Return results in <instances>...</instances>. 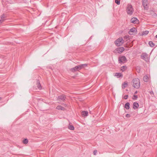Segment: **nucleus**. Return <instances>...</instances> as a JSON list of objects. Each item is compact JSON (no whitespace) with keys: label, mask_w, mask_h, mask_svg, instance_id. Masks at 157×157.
<instances>
[{"label":"nucleus","mask_w":157,"mask_h":157,"mask_svg":"<svg viewBox=\"0 0 157 157\" xmlns=\"http://www.w3.org/2000/svg\"><path fill=\"white\" fill-rule=\"evenodd\" d=\"M149 33V31H145L143 32L142 33L143 35H146Z\"/></svg>","instance_id":"obj_23"},{"label":"nucleus","mask_w":157,"mask_h":157,"mask_svg":"<svg viewBox=\"0 0 157 157\" xmlns=\"http://www.w3.org/2000/svg\"><path fill=\"white\" fill-rule=\"evenodd\" d=\"M115 76H117V78H122L123 75L121 73H116L115 74Z\"/></svg>","instance_id":"obj_13"},{"label":"nucleus","mask_w":157,"mask_h":157,"mask_svg":"<svg viewBox=\"0 0 157 157\" xmlns=\"http://www.w3.org/2000/svg\"><path fill=\"white\" fill-rule=\"evenodd\" d=\"M127 67L126 66H123L121 67V71H124L125 70L127 69Z\"/></svg>","instance_id":"obj_20"},{"label":"nucleus","mask_w":157,"mask_h":157,"mask_svg":"<svg viewBox=\"0 0 157 157\" xmlns=\"http://www.w3.org/2000/svg\"><path fill=\"white\" fill-rule=\"evenodd\" d=\"M150 11H151L153 12V13L154 12V11L153 10H150Z\"/></svg>","instance_id":"obj_33"},{"label":"nucleus","mask_w":157,"mask_h":157,"mask_svg":"<svg viewBox=\"0 0 157 157\" xmlns=\"http://www.w3.org/2000/svg\"><path fill=\"white\" fill-rule=\"evenodd\" d=\"M2 99L0 97V100H1Z\"/></svg>","instance_id":"obj_36"},{"label":"nucleus","mask_w":157,"mask_h":157,"mask_svg":"<svg viewBox=\"0 0 157 157\" xmlns=\"http://www.w3.org/2000/svg\"><path fill=\"white\" fill-rule=\"evenodd\" d=\"M127 13L129 15H131L134 12V9L132 6L130 4H128L126 8Z\"/></svg>","instance_id":"obj_2"},{"label":"nucleus","mask_w":157,"mask_h":157,"mask_svg":"<svg viewBox=\"0 0 157 157\" xmlns=\"http://www.w3.org/2000/svg\"><path fill=\"white\" fill-rule=\"evenodd\" d=\"M149 93H150V94L151 95V96L152 97L154 96V94L153 92L152 91H149Z\"/></svg>","instance_id":"obj_26"},{"label":"nucleus","mask_w":157,"mask_h":157,"mask_svg":"<svg viewBox=\"0 0 157 157\" xmlns=\"http://www.w3.org/2000/svg\"><path fill=\"white\" fill-rule=\"evenodd\" d=\"M148 2L147 0H142V5L144 7V9L147 10L149 8V6L148 5Z\"/></svg>","instance_id":"obj_4"},{"label":"nucleus","mask_w":157,"mask_h":157,"mask_svg":"<svg viewBox=\"0 0 157 157\" xmlns=\"http://www.w3.org/2000/svg\"><path fill=\"white\" fill-rule=\"evenodd\" d=\"M56 108L58 109L61 110H64L65 109L64 107L60 105L57 106Z\"/></svg>","instance_id":"obj_17"},{"label":"nucleus","mask_w":157,"mask_h":157,"mask_svg":"<svg viewBox=\"0 0 157 157\" xmlns=\"http://www.w3.org/2000/svg\"><path fill=\"white\" fill-rule=\"evenodd\" d=\"M148 78L147 75H145L144 77L143 80L145 82H147L148 81Z\"/></svg>","instance_id":"obj_21"},{"label":"nucleus","mask_w":157,"mask_h":157,"mask_svg":"<svg viewBox=\"0 0 157 157\" xmlns=\"http://www.w3.org/2000/svg\"><path fill=\"white\" fill-rule=\"evenodd\" d=\"M137 93V91H136L134 93V94H136Z\"/></svg>","instance_id":"obj_32"},{"label":"nucleus","mask_w":157,"mask_h":157,"mask_svg":"<svg viewBox=\"0 0 157 157\" xmlns=\"http://www.w3.org/2000/svg\"><path fill=\"white\" fill-rule=\"evenodd\" d=\"M81 69L82 66L79 65L76 66L74 67L71 68L70 71L72 72H75L78 71L79 70H81Z\"/></svg>","instance_id":"obj_7"},{"label":"nucleus","mask_w":157,"mask_h":157,"mask_svg":"<svg viewBox=\"0 0 157 157\" xmlns=\"http://www.w3.org/2000/svg\"><path fill=\"white\" fill-rule=\"evenodd\" d=\"M136 30V29L135 28L133 27V28H131L130 29V30L129 32V33L130 34L131 33H133L134 32H135Z\"/></svg>","instance_id":"obj_18"},{"label":"nucleus","mask_w":157,"mask_h":157,"mask_svg":"<svg viewBox=\"0 0 157 157\" xmlns=\"http://www.w3.org/2000/svg\"><path fill=\"white\" fill-rule=\"evenodd\" d=\"M155 37L157 38V35L155 36Z\"/></svg>","instance_id":"obj_35"},{"label":"nucleus","mask_w":157,"mask_h":157,"mask_svg":"<svg viewBox=\"0 0 157 157\" xmlns=\"http://www.w3.org/2000/svg\"><path fill=\"white\" fill-rule=\"evenodd\" d=\"M128 86V83L126 82H124L122 84V88H124Z\"/></svg>","instance_id":"obj_22"},{"label":"nucleus","mask_w":157,"mask_h":157,"mask_svg":"<svg viewBox=\"0 0 157 157\" xmlns=\"http://www.w3.org/2000/svg\"><path fill=\"white\" fill-rule=\"evenodd\" d=\"M148 44L150 47H153L155 45V44L152 41H150Z\"/></svg>","instance_id":"obj_19"},{"label":"nucleus","mask_w":157,"mask_h":157,"mask_svg":"<svg viewBox=\"0 0 157 157\" xmlns=\"http://www.w3.org/2000/svg\"><path fill=\"white\" fill-rule=\"evenodd\" d=\"M124 48L123 47H119L116 49V51L119 54H121L122 53L124 50Z\"/></svg>","instance_id":"obj_8"},{"label":"nucleus","mask_w":157,"mask_h":157,"mask_svg":"<svg viewBox=\"0 0 157 157\" xmlns=\"http://www.w3.org/2000/svg\"><path fill=\"white\" fill-rule=\"evenodd\" d=\"M68 128L69 129L71 130H74L75 129V128L73 125L71 124H69L68 126Z\"/></svg>","instance_id":"obj_16"},{"label":"nucleus","mask_w":157,"mask_h":157,"mask_svg":"<svg viewBox=\"0 0 157 157\" xmlns=\"http://www.w3.org/2000/svg\"><path fill=\"white\" fill-rule=\"evenodd\" d=\"M115 2L117 4L119 5L120 3V0H115Z\"/></svg>","instance_id":"obj_25"},{"label":"nucleus","mask_w":157,"mask_h":157,"mask_svg":"<svg viewBox=\"0 0 157 157\" xmlns=\"http://www.w3.org/2000/svg\"><path fill=\"white\" fill-rule=\"evenodd\" d=\"M6 18V16L4 14H3L0 16V24H1L5 21Z\"/></svg>","instance_id":"obj_9"},{"label":"nucleus","mask_w":157,"mask_h":157,"mask_svg":"<svg viewBox=\"0 0 157 157\" xmlns=\"http://www.w3.org/2000/svg\"><path fill=\"white\" fill-rule=\"evenodd\" d=\"M81 114L83 117H86L88 115V113L86 111H83L81 113Z\"/></svg>","instance_id":"obj_14"},{"label":"nucleus","mask_w":157,"mask_h":157,"mask_svg":"<svg viewBox=\"0 0 157 157\" xmlns=\"http://www.w3.org/2000/svg\"><path fill=\"white\" fill-rule=\"evenodd\" d=\"M125 108L127 109H128L130 108V104L129 102L126 103L124 105Z\"/></svg>","instance_id":"obj_15"},{"label":"nucleus","mask_w":157,"mask_h":157,"mask_svg":"<svg viewBox=\"0 0 157 157\" xmlns=\"http://www.w3.org/2000/svg\"><path fill=\"white\" fill-rule=\"evenodd\" d=\"M128 95H125L123 97V98L125 99H128Z\"/></svg>","instance_id":"obj_29"},{"label":"nucleus","mask_w":157,"mask_h":157,"mask_svg":"<svg viewBox=\"0 0 157 157\" xmlns=\"http://www.w3.org/2000/svg\"><path fill=\"white\" fill-rule=\"evenodd\" d=\"M97 152V151L96 150H95L93 151V154L94 155H96Z\"/></svg>","instance_id":"obj_28"},{"label":"nucleus","mask_w":157,"mask_h":157,"mask_svg":"<svg viewBox=\"0 0 157 157\" xmlns=\"http://www.w3.org/2000/svg\"><path fill=\"white\" fill-rule=\"evenodd\" d=\"M124 42V40L122 37H119L115 41V44L117 46H119L121 45Z\"/></svg>","instance_id":"obj_3"},{"label":"nucleus","mask_w":157,"mask_h":157,"mask_svg":"<svg viewBox=\"0 0 157 157\" xmlns=\"http://www.w3.org/2000/svg\"><path fill=\"white\" fill-rule=\"evenodd\" d=\"M151 14L153 16L155 17H156L157 16V14L155 12L153 13V14H152L151 13Z\"/></svg>","instance_id":"obj_30"},{"label":"nucleus","mask_w":157,"mask_h":157,"mask_svg":"<svg viewBox=\"0 0 157 157\" xmlns=\"http://www.w3.org/2000/svg\"><path fill=\"white\" fill-rule=\"evenodd\" d=\"M133 97L134 98H133V99L134 100H136L137 99V98H138L137 96L136 95H134Z\"/></svg>","instance_id":"obj_27"},{"label":"nucleus","mask_w":157,"mask_h":157,"mask_svg":"<svg viewBox=\"0 0 157 157\" xmlns=\"http://www.w3.org/2000/svg\"><path fill=\"white\" fill-rule=\"evenodd\" d=\"M133 86L134 88L138 89L140 86V82L139 79L138 78L133 79L132 81Z\"/></svg>","instance_id":"obj_1"},{"label":"nucleus","mask_w":157,"mask_h":157,"mask_svg":"<svg viewBox=\"0 0 157 157\" xmlns=\"http://www.w3.org/2000/svg\"><path fill=\"white\" fill-rule=\"evenodd\" d=\"M118 61L120 63H122L126 62L127 60L125 56H122L119 57Z\"/></svg>","instance_id":"obj_5"},{"label":"nucleus","mask_w":157,"mask_h":157,"mask_svg":"<svg viewBox=\"0 0 157 157\" xmlns=\"http://www.w3.org/2000/svg\"><path fill=\"white\" fill-rule=\"evenodd\" d=\"M139 106V104L137 102H134L133 103V108L134 109H137Z\"/></svg>","instance_id":"obj_12"},{"label":"nucleus","mask_w":157,"mask_h":157,"mask_svg":"<svg viewBox=\"0 0 157 157\" xmlns=\"http://www.w3.org/2000/svg\"><path fill=\"white\" fill-rule=\"evenodd\" d=\"M126 116L127 117H130L131 116H130V114H126Z\"/></svg>","instance_id":"obj_31"},{"label":"nucleus","mask_w":157,"mask_h":157,"mask_svg":"<svg viewBox=\"0 0 157 157\" xmlns=\"http://www.w3.org/2000/svg\"><path fill=\"white\" fill-rule=\"evenodd\" d=\"M141 58L147 62L149 60L148 55L146 53H143L141 56Z\"/></svg>","instance_id":"obj_6"},{"label":"nucleus","mask_w":157,"mask_h":157,"mask_svg":"<svg viewBox=\"0 0 157 157\" xmlns=\"http://www.w3.org/2000/svg\"><path fill=\"white\" fill-rule=\"evenodd\" d=\"M132 23L134 24H138L139 23V20L136 17L132 18L131 20Z\"/></svg>","instance_id":"obj_10"},{"label":"nucleus","mask_w":157,"mask_h":157,"mask_svg":"<svg viewBox=\"0 0 157 157\" xmlns=\"http://www.w3.org/2000/svg\"><path fill=\"white\" fill-rule=\"evenodd\" d=\"M23 143L25 144H27L28 143V140L27 139H25L23 141Z\"/></svg>","instance_id":"obj_24"},{"label":"nucleus","mask_w":157,"mask_h":157,"mask_svg":"<svg viewBox=\"0 0 157 157\" xmlns=\"http://www.w3.org/2000/svg\"><path fill=\"white\" fill-rule=\"evenodd\" d=\"M35 88L36 89H38L39 90L41 89L42 87L40 84V83L38 81H37L36 83V86H35Z\"/></svg>","instance_id":"obj_11"},{"label":"nucleus","mask_w":157,"mask_h":157,"mask_svg":"<svg viewBox=\"0 0 157 157\" xmlns=\"http://www.w3.org/2000/svg\"><path fill=\"white\" fill-rule=\"evenodd\" d=\"M140 70H138V71H138V72H140Z\"/></svg>","instance_id":"obj_34"}]
</instances>
